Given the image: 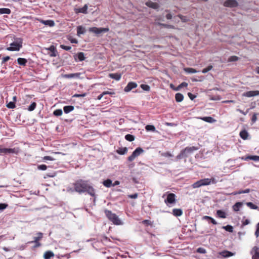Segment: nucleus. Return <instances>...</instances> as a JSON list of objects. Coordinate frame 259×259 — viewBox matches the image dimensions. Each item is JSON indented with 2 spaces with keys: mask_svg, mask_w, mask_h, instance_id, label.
<instances>
[{
  "mask_svg": "<svg viewBox=\"0 0 259 259\" xmlns=\"http://www.w3.org/2000/svg\"><path fill=\"white\" fill-rule=\"evenodd\" d=\"M259 95V91H250L243 94V96L247 97H251Z\"/></svg>",
  "mask_w": 259,
  "mask_h": 259,
  "instance_id": "nucleus-11",
  "label": "nucleus"
},
{
  "mask_svg": "<svg viewBox=\"0 0 259 259\" xmlns=\"http://www.w3.org/2000/svg\"><path fill=\"white\" fill-rule=\"evenodd\" d=\"M254 254L252 255V259H259V248L256 246L253 248Z\"/></svg>",
  "mask_w": 259,
  "mask_h": 259,
  "instance_id": "nucleus-21",
  "label": "nucleus"
},
{
  "mask_svg": "<svg viewBox=\"0 0 259 259\" xmlns=\"http://www.w3.org/2000/svg\"><path fill=\"white\" fill-rule=\"evenodd\" d=\"M88 6L87 4L84 5L82 8H78L75 10L76 13H81L84 14H88Z\"/></svg>",
  "mask_w": 259,
  "mask_h": 259,
  "instance_id": "nucleus-12",
  "label": "nucleus"
},
{
  "mask_svg": "<svg viewBox=\"0 0 259 259\" xmlns=\"http://www.w3.org/2000/svg\"><path fill=\"white\" fill-rule=\"evenodd\" d=\"M250 191V190L249 189H245L244 191H239L237 193H236V194H242V193H248Z\"/></svg>",
  "mask_w": 259,
  "mask_h": 259,
  "instance_id": "nucleus-56",
  "label": "nucleus"
},
{
  "mask_svg": "<svg viewBox=\"0 0 259 259\" xmlns=\"http://www.w3.org/2000/svg\"><path fill=\"white\" fill-rule=\"evenodd\" d=\"M47 50L51 51V53L50 54V56L51 57H56L57 56V51L56 49L54 46H50Z\"/></svg>",
  "mask_w": 259,
  "mask_h": 259,
  "instance_id": "nucleus-16",
  "label": "nucleus"
},
{
  "mask_svg": "<svg viewBox=\"0 0 259 259\" xmlns=\"http://www.w3.org/2000/svg\"><path fill=\"white\" fill-rule=\"evenodd\" d=\"M138 194L135 193L133 194H131L128 195V197L132 199H136L138 197Z\"/></svg>",
  "mask_w": 259,
  "mask_h": 259,
  "instance_id": "nucleus-57",
  "label": "nucleus"
},
{
  "mask_svg": "<svg viewBox=\"0 0 259 259\" xmlns=\"http://www.w3.org/2000/svg\"><path fill=\"white\" fill-rule=\"evenodd\" d=\"M85 33V29L82 26H79L77 27V34L80 36L81 34H84Z\"/></svg>",
  "mask_w": 259,
  "mask_h": 259,
  "instance_id": "nucleus-22",
  "label": "nucleus"
},
{
  "mask_svg": "<svg viewBox=\"0 0 259 259\" xmlns=\"http://www.w3.org/2000/svg\"><path fill=\"white\" fill-rule=\"evenodd\" d=\"M198 149L199 148L196 146L187 147L181 151L176 158L177 159L180 160L188 157Z\"/></svg>",
  "mask_w": 259,
  "mask_h": 259,
  "instance_id": "nucleus-1",
  "label": "nucleus"
},
{
  "mask_svg": "<svg viewBox=\"0 0 259 259\" xmlns=\"http://www.w3.org/2000/svg\"><path fill=\"white\" fill-rule=\"evenodd\" d=\"M217 181L214 178L201 179L192 185L193 188H197L202 186H207L211 184H215Z\"/></svg>",
  "mask_w": 259,
  "mask_h": 259,
  "instance_id": "nucleus-3",
  "label": "nucleus"
},
{
  "mask_svg": "<svg viewBox=\"0 0 259 259\" xmlns=\"http://www.w3.org/2000/svg\"><path fill=\"white\" fill-rule=\"evenodd\" d=\"M74 109L73 106L69 105V106H65L63 108L64 112L66 114H68L71 111H73Z\"/></svg>",
  "mask_w": 259,
  "mask_h": 259,
  "instance_id": "nucleus-24",
  "label": "nucleus"
},
{
  "mask_svg": "<svg viewBox=\"0 0 259 259\" xmlns=\"http://www.w3.org/2000/svg\"><path fill=\"white\" fill-rule=\"evenodd\" d=\"M80 73H75L71 74H65L63 75V77L65 78H79L80 76Z\"/></svg>",
  "mask_w": 259,
  "mask_h": 259,
  "instance_id": "nucleus-13",
  "label": "nucleus"
},
{
  "mask_svg": "<svg viewBox=\"0 0 259 259\" xmlns=\"http://www.w3.org/2000/svg\"><path fill=\"white\" fill-rule=\"evenodd\" d=\"M39 22L47 26H49L50 27H53L55 25V22L54 21L51 20H40Z\"/></svg>",
  "mask_w": 259,
  "mask_h": 259,
  "instance_id": "nucleus-15",
  "label": "nucleus"
},
{
  "mask_svg": "<svg viewBox=\"0 0 259 259\" xmlns=\"http://www.w3.org/2000/svg\"><path fill=\"white\" fill-rule=\"evenodd\" d=\"M37 235H38L37 237H35L34 238V241H29L28 242V243H37V241L40 240L42 237V233L39 232L37 233Z\"/></svg>",
  "mask_w": 259,
  "mask_h": 259,
  "instance_id": "nucleus-29",
  "label": "nucleus"
},
{
  "mask_svg": "<svg viewBox=\"0 0 259 259\" xmlns=\"http://www.w3.org/2000/svg\"><path fill=\"white\" fill-rule=\"evenodd\" d=\"M7 107L10 109H13L15 107L14 102H10L7 104Z\"/></svg>",
  "mask_w": 259,
  "mask_h": 259,
  "instance_id": "nucleus-49",
  "label": "nucleus"
},
{
  "mask_svg": "<svg viewBox=\"0 0 259 259\" xmlns=\"http://www.w3.org/2000/svg\"><path fill=\"white\" fill-rule=\"evenodd\" d=\"M218 257L220 258L227 257V250H225L222 252H220L218 255Z\"/></svg>",
  "mask_w": 259,
  "mask_h": 259,
  "instance_id": "nucleus-43",
  "label": "nucleus"
},
{
  "mask_svg": "<svg viewBox=\"0 0 259 259\" xmlns=\"http://www.w3.org/2000/svg\"><path fill=\"white\" fill-rule=\"evenodd\" d=\"M23 39L21 38H16L14 41L10 44V47L7 48V50L10 51H18L22 47Z\"/></svg>",
  "mask_w": 259,
  "mask_h": 259,
  "instance_id": "nucleus-4",
  "label": "nucleus"
},
{
  "mask_svg": "<svg viewBox=\"0 0 259 259\" xmlns=\"http://www.w3.org/2000/svg\"><path fill=\"white\" fill-rule=\"evenodd\" d=\"M11 11L10 9L8 8H0V14H10Z\"/></svg>",
  "mask_w": 259,
  "mask_h": 259,
  "instance_id": "nucleus-35",
  "label": "nucleus"
},
{
  "mask_svg": "<svg viewBox=\"0 0 259 259\" xmlns=\"http://www.w3.org/2000/svg\"><path fill=\"white\" fill-rule=\"evenodd\" d=\"M66 191L68 192L72 193V192H73L74 191H75V190H74V188L73 189V188H72L70 187H67L66 188Z\"/></svg>",
  "mask_w": 259,
  "mask_h": 259,
  "instance_id": "nucleus-63",
  "label": "nucleus"
},
{
  "mask_svg": "<svg viewBox=\"0 0 259 259\" xmlns=\"http://www.w3.org/2000/svg\"><path fill=\"white\" fill-rule=\"evenodd\" d=\"M217 214L219 218H226V213L225 211L222 210H218L217 211Z\"/></svg>",
  "mask_w": 259,
  "mask_h": 259,
  "instance_id": "nucleus-31",
  "label": "nucleus"
},
{
  "mask_svg": "<svg viewBox=\"0 0 259 259\" xmlns=\"http://www.w3.org/2000/svg\"><path fill=\"white\" fill-rule=\"evenodd\" d=\"M161 155V156L166 157L172 156V155L169 152L162 153Z\"/></svg>",
  "mask_w": 259,
  "mask_h": 259,
  "instance_id": "nucleus-52",
  "label": "nucleus"
},
{
  "mask_svg": "<svg viewBox=\"0 0 259 259\" xmlns=\"http://www.w3.org/2000/svg\"><path fill=\"white\" fill-rule=\"evenodd\" d=\"M205 220H206L208 221L209 222H211L213 225H216L217 224V222L214 220L213 218H212L208 216H205L203 218Z\"/></svg>",
  "mask_w": 259,
  "mask_h": 259,
  "instance_id": "nucleus-40",
  "label": "nucleus"
},
{
  "mask_svg": "<svg viewBox=\"0 0 259 259\" xmlns=\"http://www.w3.org/2000/svg\"><path fill=\"white\" fill-rule=\"evenodd\" d=\"M10 59V57L9 56H6L3 58L2 59V63H5L7 61H9Z\"/></svg>",
  "mask_w": 259,
  "mask_h": 259,
  "instance_id": "nucleus-59",
  "label": "nucleus"
},
{
  "mask_svg": "<svg viewBox=\"0 0 259 259\" xmlns=\"http://www.w3.org/2000/svg\"><path fill=\"white\" fill-rule=\"evenodd\" d=\"M88 184V181L82 180H77L73 184L75 191L80 194L85 192V190L87 189Z\"/></svg>",
  "mask_w": 259,
  "mask_h": 259,
  "instance_id": "nucleus-2",
  "label": "nucleus"
},
{
  "mask_svg": "<svg viewBox=\"0 0 259 259\" xmlns=\"http://www.w3.org/2000/svg\"><path fill=\"white\" fill-rule=\"evenodd\" d=\"M145 129L147 131L155 132L156 131L155 127L153 125H147L145 127Z\"/></svg>",
  "mask_w": 259,
  "mask_h": 259,
  "instance_id": "nucleus-41",
  "label": "nucleus"
},
{
  "mask_svg": "<svg viewBox=\"0 0 259 259\" xmlns=\"http://www.w3.org/2000/svg\"><path fill=\"white\" fill-rule=\"evenodd\" d=\"M4 150L5 155L9 154H18L20 151V149L19 147H14L13 148H4Z\"/></svg>",
  "mask_w": 259,
  "mask_h": 259,
  "instance_id": "nucleus-9",
  "label": "nucleus"
},
{
  "mask_svg": "<svg viewBox=\"0 0 259 259\" xmlns=\"http://www.w3.org/2000/svg\"><path fill=\"white\" fill-rule=\"evenodd\" d=\"M85 58L84 53L82 52H79L74 56V59L76 61L77 59L79 61H83Z\"/></svg>",
  "mask_w": 259,
  "mask_h": 259,
  "instance_id": "nucleus-18",
  "label": "nucleus"
},
{
  "mask_svg": "<svg viewBox=\"0 0 259 259\" xmlns=\"http://www.w3.org/2000/svg\"><path fill=\"white\" fill-rule=\"evenodd\" d=\"M212 68V66L211 65H209V66H207L206 68H204L202 70V72L203 73H206L207 72H208L209 71H210Z\"/></svg>",
  "mask_w": 259,
  "mask_h": 259,
  "instance_id": "nucleus-50",
  "label": "nucleus"
},
{
  "mask_svg": "<svg viewBox=\"0 0 259 259\" xmlns=\"http://www.w3.org/2000/svg\"><path fill=\"white\" fill-rule=\"evenodd\" d=\"M188 95L189 97L190 98V99L192 100H194L196 97L195 95L192 94L191 93H189L188 94Z\"/></svg>",
  "mask_w": 259,
  "mask_h": 259,
  "instance_id": "nucleus-61",
  "label": "nucleus"
},
{
  "mask_svg": "<svg viewBox=\"0 0 259 259\" xmlns=\"http://www.w3.org/2000/svg\"><path fill=\"white\" fill-rule=\"evenodd\" d=\"M197 252L200 253H205L206 251L204 248L199 247L197 249Z\"/></svg>",
  "mask_w": 259,
  "mask_h": 259,
  "instance_id": "nucleus-51",
  "label": "nucleus"
},
{
  "mask_svg": "<svg viewBox=\"0 0 259 259\" xmlns=\"http://www.w3.org/2000/svg\"><path fill=\"white\" fill-rule=\"evenodd\" d=\"M105 213L108 219L114 225H120L122 224L121 221L115 213H113L111 211L108 210H105Z\"/></svg>",
  "mask_w": 259,
  "mask_h": 259,
  "instance_id": "nucleus-5",
  "label": "nucleus"
},
{
  "mask_svg": "<svg viewBox=\"0 0 259 259\" xmlns=\"http://www.w3.org/2000/svg\"><path fill=\"white\" fill-rule=\"evenodd\" d=\"M245 160H252L255 161H259V156L257 155H248L246 156L245 158Z\"/></svg>",
  "mask_w": 259,
  "mask_h": 259,
  "instance_id": "nucleus-25",
  "label": "nucleus"
},
{
  "mask_svg": "<svg viewBox=\"0 0 259 259\" xmlns=\"http://www.w3.org/2000/svg\"><path fill=\"white\" fill-rule=\"evenodd\" d=\"M5 155L4 148L2 145H0V155Z\"/></svg>",
  "mask_w": 259,
  "mask_h": 259,
  "instance_id": "nucleus-62",
  "label": "nucleus"
},
{
  "mask_svg": "<svg viewBox=\"0 0 259 259\" xmlns=\"http://www.w3.org/2000/svg\"><path fill=\"white\" fill-rule=\"evenodd\" d=\"M17 62L19 65L25 66L27 62V60L25 58H19L17 59Z\"/></svg>",
  "mask_w": 259,
  "mask_h": 259,
  "instance_id": "nucleus-33",
  "label": "nucleus"
},
{
  "mask_svg": "<svg viewBox=\"0 0 259 259\" xmlns=\"http://www.w3.org/2000/svg\"><path fill=\"white\" fill-rule=\"evenodd\" d=\"M103 184L104 186L107 188H109L112 185V181L110 179L105 180Z\"/></svg>",
  "mask_w": 259,
  "mask_h": 259,
  "instance_id": "nucleus-36",
  "label": "nucleus"
},
{
  "mask_svg": "<svg viewBox=\"0 0 259 259\" xmlns=\"http://www.w3.org/2000/svg\"><path fill=\"white\" fill-rule=\"evenodd\" d=\"M164 202L168 206H172L176 202V195L171 193L167 194L166 198L164 200Z\"/></svg>",
  "mask_w": 259,
  "mask_h": 259,
  "instance_id": "nucleus-6",
  "label": "nucleus"
},
{
  "mask_svg": "<svg viewBox=\"0 0 259 259\" xmlns=\"http://www.w3.org/2000/svg\"><path fill=\"white\" fill-rule=\"evenodd\" d=\"M172 214L176 217H180L182 215L183 211L180 208H174L172 209Z\"/></svg>",
  "mask_w": 259,
  "mask_h": 259,
  "instance_id": "nucleus-19",
  "label": "nucleus"
},
{
  "mask_svg": "<svg viewBox=\"0 0 259 259\" xmlns=\"http://www.w3.org/2000/svg\"><path fill=\"white\" fill-rule=\"evenodd\" d=\"M42 160L44 161H45V160H54L55 159L50 156H45L42 158Z\"/></svg>",
  "mask_w": 259,
  "mask_h": 259,
  "instance_id": "nucleus-53",
  "label": "nucleus"
},
{
  "mask_svg": "<svg viewBox=\"0 0 259 259\" xmlns=\"http://www.w3.org/2000/svg\"><path fill=\"white\" fill-rule=\"evenodd\" d=\"M246 204L248 207L252 209H257L258 208L257 205L254 204L251 202H247L246 203Z\"/></svg>",
  "mask_w": 259,
  "mask_h": 259,
  "instance_id": "nucleus-38",
  "label": "nucleus"
},
{
  "mask_svg": "<svg viewBox=\"0 0 259 259\" xmlns=\"http://www.w3.org/2000/svg\"><path fill=\"white\" fill-rule=\"evenodd\" d=\"M137 87V84L134 82H130L127 83V85L125 87L124 91L125 92L131 91L133 89L136 88Z\"/></svg>",
  "mask_w": 259,
  "mask_h": 259,
  "instance_id": "nucleus-10",
  "label": "nucleus"
},
{
  "mask_svg": "<svg viewBox=\"0 0 259 259\" xmlns=\"http://www.w3.org/2000/svg\"><path fill=\"white\" fill-rule=\"evenodd\" d=\"M109 76L110 78L114 79L116 80H119L121 77V74L118 73H110Z\"/></svg>",
  "mask_w": 259,
  "mask_h": 259,
  "instance_id": "nucleus-17",
  "label": "nucleus"
},
{
  "mask_svg": "<svg viewBox=\"0 0 259 259\" xmlns=\"http://www.w3.org/2000/svg\"><path fill=\"white\" fill-rule=\"evenodd\" d=\"M54 256V253L51 251H46L44 254L45 259H50L51 257Z\"/></svg>",
  "mask_w": 259,
  "mask_h": 259,
  "instance_id": "nucleus-27",
  "label": "nucleus"
},
{
  "mask_svg": "<svg viewBox=\"0 0 259 259\" xmlns=\"http://www.w3.org/2000/svg\"><path fill=\"white\" fill-rule=\"evenodd\" d=\"M184 71L189 74L195 73L197 72V71L192 68H185Z\"/></svg>",
  "mask_w": 259,
  "mask_h": 259,
  "instance_id": "nucleus-34",
  "label": "nucleus"
},
{
  "mask_svg": "<svg viewBox=\"0 0 259 259\" xmlns=\"http://www.w3.org/2000/svg\"><path fill=\"white\" fill-rule=\"evenodd\" d=\"M62 110L61 109H57L54 111V115H55L56 116H60L62 114Z\"/></svg>",
  "mask_w": 259,
  "mask_h": 259,
  "instance_id": "nucleus-45",
  "label": "nucleus"
},
{
  "mask_svg": "<svg viewBox=\"0 0 259 259\" xmlns=\"http://www.w3.org/2000/svg\"><path fill=\"white\" fill-rule=\"evenodd\" d=\"M86 96L85 93L81 94H75L73 97H84Z\"/></svg>",
  "mask_w": 259,
  "mask_h": 259,
  "instance_id": "nucleus-60",
  "label": "nucleus"
},
{
  "mask_svg": "<svg viewBox=\"0 0 259 259\" xmlns=\"http://www.w3.org/2000/svg\"><path fill=\"white\" fill-rule=\"evenodd\" d=\"M117 153L120 155H124L127 152V149L126 147L120 148L117 151Z\"/></svg>",
  "mask_w": 259,
  "mask_h": 259,
  "instance_id": "nucleus-32",
  "label": "nucleus"
},
{
  "mask_svg": "<svg viewBox=\"0 0 259 259\" xmlns=\"http://www.w3.org/2000/svg\"><path fill=\"white\" fill-rule=\"evenodd\" d=\"M48 166L45 164H40L37 165V169L40 170H45Z\"/></svg>",
  "mask_w": 259,
  "mask_h": 259,
  "instance_id": "nucleus-47",
  "label": "nucleus"
},
{
  "mask_svg": "<svg viewBox=\"0 0 259 259\" xmlns=\"http://www.w3.org/2000/svg\"><path fill=\"white\" fill-rule=\"evenodd\" d=\"M8 206V204L5 203H0V210H4Z\"/></svg>",
  "mask_w": 259,
  "mask_h": 259,
  "instance_id": "nucleus-58",
  "label": "nucleus"
},
{
  "mask_svg": "<svg viewBox=\"0 0 259 259\" xmlns=\"http://www.w3.org/2000/svg\"><path fill=\"white\" fill-rule=\"evenodd\" d=\"M146 5L149 7L153 8L154 9H158L159 8V5L158 4L156 3H153L152 2H147L146 3Z\"/></svg>",
  "mask_w": 259,
  "mask_h": 259,
  "instance_id": "nucleus-28",
  "label": "nucleus"
},
{
  "mask_svg": "<svg viewBox=\"0 0 259 259\" xmlns=\"http://www.w3.org/2000/svg\"><path fill=\"white\" fill-rule=\"evenodd\" d=\"M175 99L177 102H182L184 99V96L181 93H177L175 95Z\"/></svg>",
  "mask_w": 259,
  "mask_h": 259,
  "instance_id": "nucleus-30",
  "label": "nucleus"
},
{
  "mask_svg": "<svg viewBox=\"0 0 259 259\" xmlns=\"http://www.w3.org/2000/svg\"><path fill=\"white\" fill-rule=\"evenodd\" d=\"M238 5V2L236 0H228V7L234 8Z\"/></svg>",
  "mask_w": 259,
  "mask_h": 259,
  "instance_id": "nucleus-20",
  "label": "nucleus"
},
{
  "mask_svg": "<svg viewBox=\"0 0 259 259\" xmlns=\"http://www.w3.org/2000/svg\"><path fill=\"white\" fill-rule=\"evenodd\" d=\"M239 135L242 139L246 140L248 137V133L245 130H244L240 132Z\"/></svg>",
  "mask_w": 259,
  "mask_h": 259,
  "instance_id": "nucleus-26",
  "label": "nucleus"
},
{
  "mask_svg": "<svg viewBox=\"0 0 259 259\" xmlns=\"http://www.w3.org/2000/svg\"><path fill=\"white\" fill-rule=\"evenodd\" d=\"M89 31L97 34L106 33L109 31L108 28H97L96 27H91L89 28Z\"/></svg>",
  "mask_w": 259,
  "mask_h": 259,
  "instance_id": "nucleus-8",
  "label": "nucleus"
},
{
  "mask_svg": "<svg viewBox=\"0 0 259 259\" xmlns=\"http://www.w3.org/2000/svg\"><path fill=\"white\" fill-rule=\"evenodd\" d=\"M87 192L89 194H90L92 196H95V189L93 188V187L90 186L89 184H88L87 189L85 190V192Z\"/></svg>",
  "mask_w": 259,
  "mask_h": 259,
  "instance_id": "nucleus-14",
  "label": "nucleus"
},
{
  "mask_svg": "<svg viewBox=\"0 0 259 259\" xmlns=\"http://www.w3.org/2000/svg\"><path fill=\"white\" fill-rule=\"evenodd\" d=\"M249 221L248 219H246L245 221L242 222V226H244L247 225L249 224Z\"/></svg>",
  "mask_w": 259,
  "mask_h": 259,
  "instance_id": "nucleus-64",
  "label": "nucleus"
},
{
  "mask_svg": "<svg viewBox=\"0 0 259 259\" xmlns=\"http://www.w3.org/2000/svg\"><path fill=\"white\" fill-rule=\"evenodd\" d=\"M36 106V104L35 102L32 103L30 105L28 108V110L29 111H33Z\"/></svg>",
  "mask_w": 259,
  "mask_h": 259,
  "instance_id": "nucleus-44",
  "label": "nucleus"
},
{
  "mask_svg": "<svg viewBox=\"0 0 259 259\" xmlns=\"http://www.w3.org/2000/svg\"><path fill=\"white\" fill-rule=\"evenodd\" d=\"M144 152V150L141 147H138L132 153V155L128 157V160L132 161L136 157L139 156L141 153Z\"/></svg>",
  "mask_w": 259,
  "mask_h": 259,
  "instance_id": "nucleus-7",
  "label": "nucleus"
},
{
  "mask_svg": "<svg viewBox=\"0 0 259 259\" xmlns=\"http://www.w3.org/2000/svg\"><path fill=\"white\" fill-rule=\"evenodd\" d=\"M202 119L203 120L209 123H212L215 121V120L212 117L209 116L204 117Z\"/></svg>",
  "mask_w": 259,
  "mask_h": 259,
  "instance_id": "nucleus-39",
  "label": "nucleus"
},
{
  "mask_svg": "<svg viewBox=\"0 0 259 259\" xmlns=\"http://www.w3.org/2000/svg\"><path fill=\"white\" fill-rule=\"evenodd\" d=\"M188 85V83L186 82H183L180 84H179L176 88L174 89V90L177 91H179L184 87H187Z\"/></svg>",
  "mask_w": 259,
  "mask_h": 259,
  "instance_id": "nucleus-37",
  "label": "nucleus"
},
{
  "mask_svg": "<svg viewBox=\"0 0 259 259\" xmlns=\"http://www.w3.org/2000/svg\"><path fill=\"white\" fill-rule=\"evenodd\" d=\"M178 17L181 19V20L183 22H186L188 20L187 17L183 16L182 15H179Z\"/></svg>",
  "mask_w": 259,
  "mask_h": 259,
  "instance_id": "nucleus-55",
  "label": "nucleus"
},
{
  "mask_svg": "<svg viewBox=\"0 0 259 259\" xmlns=\"http://www.w3.org/2000/svg\"><path fill=\"white\" fill-rule=\"evenodd\" d=\"M238 60H239V57L235 56H233L230 57L228 59V61H229V62L236 61Z\"/></svg>",
  "mask_w": 259,
  "mask_h": 259,
  "instance_id": "nucleus-48",
  "label": "nucleus"
},
{
  "mask_svg": "<svg viewBox=\"0 0 259 259\" xmlns=\"http://www.w3.org/2000/svg\"><path fill=\"white\" fill-rule=\"evenodd\" d=\"M141 88L144 91H149L150 89V88L149 85H148L147 84H142L141 85Z\"/></svg>",
  "mask_w": 259,
  "mask_h": 259,
  "instance_id": "nucleus-46",
  "label": "nucleus"
},
{
  "mask_svg": "<svg viewBox=\"0 0 259 259\" xmlns=\"http://www.w3.org/2000/svg\"><path fill=\"white\" fill-rule=\"evenodd\" d=\"M243 205V203L241 202H236L233 206V209L234 211H238L241 207V206Z\"/></svg>",
  "mask_w": 259,
  "mask_h": 259,
  "instance_id": "nucleus-23",
  "label": "nucleus"
},
{
  "mask_svg": "<svg viewBox=\"0 0 259 259\" xmlns=\"http://www.w3.org/2000/svg\"><path fill=\"white\" fill-rule=\"evenodd\" d=\"M125 139L128 141L132 142L135 140V137L131 134L125 135Z\"/></svg>",
  "mask_w": 259,
  "mask_h": 259,
  "instance_id": "nucleus-42",
  "label": "nucleus"
},
{
  "mask_svg": "<svg viewBox=\"0 0 259 259\" xmlns=\"http://www.w3.org/2000/svg\"><path fill=\"white\" fill-rule=\"evenodd\" d=\"M60 47L62 49H63L64 50H66V51H69V50H70L71 49V47L70 46H65V45H61L60 46Z\"/></svg>",
  "mask_w": 259,
  "mask_h": 259,
  "instance_id": "nucleus-54",
  "label": "nucleus"
}]
</instances>
